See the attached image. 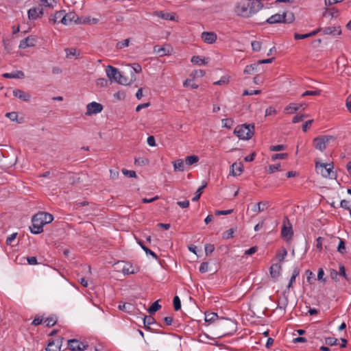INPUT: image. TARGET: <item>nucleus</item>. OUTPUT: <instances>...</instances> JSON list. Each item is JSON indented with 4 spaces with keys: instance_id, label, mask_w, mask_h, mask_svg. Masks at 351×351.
Segmentation results:
<instances>
[{
    "instance_id": "38",
    "label": "nucleus",
    "mask_w": 351,
    "mask_h": 351,
    "mask_svg": "<svg viewBox=\"0 0 351 351\" xmlns=\"http://www.w3.org/2000/svg\"><path fill=\"white\" fill-rule=\"evenodd\" d=\"M206 185H207V184L205 183L204 184H203L202 186L199 187V189L197 190V191L195 193V196L192 199V200L193 202H196L200 198V196L202 193V191L206 186Z\"/></svg>"
},
{
    "instance_id": "50",
    "label": "nucleus",
    "mask_w": 351,
    "mask_h": 351,
    "mask_svg": "<svg viewBox=\"0 0 351 351\" xmlns=\"http://www.w3.org/2000/svg\"><path fill=\"white\" fill-rule=\"evenodd\" d=\"M286 146L284 145H271L269 147V149L272 152H279L285 149Z\"/></svg>"
},
{
    "instance_id": "44",
    "label": "nucleus",
    "mask_w": 351,
    "mask_h": 351,
    "mask_svg": "<svg viewBox=\"0 0 351 351\" xmlns=\"http://www.w3.org/2000/svg\"><path fill=\"white\" fill-rule=\"evenodd\" d=\"M173 308L175 311H178L181 308V301L178 296H175L173 298Z\"/></svg>"
},
{
    "instance_id": "55",
    "label": "nucleus",
    "mask_w": 351,
    "mask_h": 351,
    "mask_svg": "<svg viewBox=\"0 0 351 351\" xmlns=\"http://www.w3.org/2000/svg\"><path fill=\"white\" fill-rule=\"evenodd\" d=\"M129 43H130V39L129 38L125 39L123 41L119 42L117 44V47L118 49H122L123 47H128L129 45Z\"/></svg>"
},
{
    "instance_id": "63",
    "label": "nucleus",
    "mask_w": 351,
    "mask_h": 351,
    "mask_svg": "<svg viewBox=\"0 0 351 351\" xmlns=\"http://www.w3.org/2000/svg\"><path fill=\"white\" fill-rule=\"evenodd\" d=\"M287 304H288V299L287 297H285L283 302H278L277 308L285 311Z\"/></svg>"
},
{
    "instance_id": "48",
    "label": "nucleus",
    "mask_w": 351,
    "mask_h": 351,
    "mask_svg": "<svg viewBox=\"0 0 351 351\" xmlns=\"http://www.w3.org/2000/svg\"><path fill=\"white\" fill-rule=\"evenodd\" d=\"M337 339L335 338V337H326L325 339V343L326 344H327L328 346H335V345H337Z\"/></svg>"
},
{
    "instance_id": "27",
    "label": "nucleus",
    "mask_w": 351,
    "mask_h": 351,
    "mask_svg": "<svg viewBox=\"0 0 351 351\" xmlns=\"http://www.w3.org/2000/svg\"><path fill=\"white\" fill-rule=\"evenodd\" d=\"M175 171H184V163L182 159H178L172 162Z\"/></svg>"
},
{
    "instance_id": "24",
    "label": "nucleus",
    "mask_w": 351,
    "mask_h": 351,
    "mask_svg": "<svg viewBox=\"0 0 351 351\" xmlns=\"http://www.w3.org/2000/svg\"><path fill=\"white\" fill-rule=\"evenodd\" d=\"M281 235L282 237L286 238L287 239H290L293 235L292 228L290 226L289 227H287L285 223H283L282 230H281Z\"/></svg>"
},
{
    "instance_id": "7",
    "label": "nucleus",
    "mask_w": 351,
    "mask_h": 351,
    "mask_svg": "<svg viewBox=\"0 0 351 351\" xmlns=\"http://www.w3.org/2000/svg\"><path fill=\"white\" fill-rule=\"evenodd\" d=\"M68 346L72 351H82L88 348V344L73 339L68 341Z\"/></svg>"
},
{
    "instance_id": "47",
    "label": "nucleus",
    "mask_w": 351,
    "mask_h": 351,
    "mask_svg": "<svg viewBox=\"0 0 351 351\" xmlns=\"http://www.w3.org/2000/svg\"><path fill=\"white\" fill-rule=\"evenodd\" d=\"M122 272L124 274H133L135 273L131 265H125L122 269Z\"/></svg>"
},
{
    "instance_id": "16",
    "label": "nucleus",
    "mask_w": 351,
    "mask_h": 351,
    "mask_svg": "<svg viewBox=\"0 0 351 351\" xmlns=\"http://www.w3.org/2000/svg\"><path fill=\"white\" fill-rule=\"evenodd\" d=\"M62 341L60 339L51 340L49 341L47 347L46 348L47 351H60L61 347Z\"/></svg>"
},
{
    "instance_id": "11",
    "label": "nucleus",
    "mask_w": 351,
    "mask_h": 351,
    "mask_svg": "<svg viewBox=\"0 0 351 351\" xmlns=\"http://www.w3.org/2000/svg\"><path fill=\"white\" fill-rule=\"evenodd\" d=\"M79 16L73 12H70L69 13H66L64 16L62 17V24L65 25H68L72 23V22H74L76 24V21Z\"/></svg>"
},
{
    "instance_id": "60",
    "label": "nucleus",
    "mask_w": 351,
    "mask_h": 351,
    "mask_svg": "<svg viewBox=\"0 0 351 351\" xmlns=\"http://www.w3.org/2000/svg\"><path fill=\"white\" fill-rule=\"evenodd\" d=\"M215 250V246L213 244H206L205 245V253L206 255L211 254Z\"/></svg>"
},
{
    "instance_id": "26",
    "label": "nucleus",
    "mask_w": 351,
    "mask_h": 351,
    "mask_svg": "<svg viewBox=\"0 0 351 351\" xmlns=\"http://www.w3.org/2000/svg\"><path fill=\"white\" fill-rule=\"evenodd\" d=\"M281 270V266L279 264H274L270 267V275L272 278L279 276Z\"/></svg>"
},
{
    "instance_id": "57",
    "label": "nucleus",
    "mask_w": 351,
    "mask_h": 351,
    "mask_svg": "<svg viewBox=\"0 0 351 351\" xmlns=\"http://www.w3.org/2000/svg\"><path fill=\"white\" fill-rule=\"evenodd\" d=\"M295 20V16L293 13H287V17H285V21L282 23H291Z\"/></svg>"
},
{
    "instance_id": "30",
    "label": "nucleus",
    "mask_w": 351,
    "mask_h": 351,
    "mask_svg": "<svg viewBox=\"0 0 351 351\" xmlns=\"http://www.w3.org/2000/svg\"><path fill=\"white\" fill-rule=\"evenodd\" d=\"M137 243L142 247V249L145 251V252L147 254L151 255L155 259L158 258V256L156 255V254L155 252H154L153 251H152L149 248L146 247L141 240H137Z\"/></svg>"
},
{
    "instance_id": "36",
    "label": "nucleus",
    "mask_w": 351,
    "mask_h": 351,
    "mask_svg": "<svg viewBox=\"0 0 351 351\" xmlns=\"http://www.w3.org/2000/svg\"><path fill=\"white\" fill-rule=\"evenodd\" d=\"M161 308V306L158 304V301H155L152 303V304L148 308V313L150 314H153L158 311Z\"/></svg>"
},
{
    "instance_id": "3",
    "label": "nucleus",
    "mask_w": 351,
    "mask_h": 351,
    "mask_svg": "<svg viewBox=\"0 0 351 351\" xmlns=\"http://www.w3.org/2000/svg\"><path fill=\"white\" fill-rule=\"evenodd\" d=\"M254 124H243L237 126L234 131V133L237 136L243 140L250 139L254 134Z\"/></svg>"
},
{
    "instance_id": "1",
    "label": "nucleus",
    "mask_w": 351,
    "mask_h": 351,
    "mask_svg": "<svg viewBox=\"0 0 351 351\" xmlns=\"http://www.w3.org/2000/svg\"><path fill=\"white\" fill-rule=\"evenodd\" d=\"M237 329V322L229 318L221 317L215 323V330L219 338L232 335Z\"/></svg>"
},
{
    "instance_id": "5",
    "label": "nucleus",
    "mask_w": 351,
    "mask_h": 351,
    "mask_svg": "<svg viewBox=\"0 0 351 351\" xmlns=\"http://www.w3.org/2000/svg\"><path fill=\"white\" fill-rule=\"evenodd\" d=\"M333 139L334 137L330 135H322L317 136L313 139V146L315 149L323 152L326 149L327 143Z\"/></svg>"
},
{
    "instance_id": "58",
    "label": "nucleus",
    "mask_w": 351,
    "mask_h": 351,
    "mask_svg": "<svg viewBox=\"0 0 351 351\" xmlns=\"http://www.w3.org/2000/svg\"><path fill=\"white\" fill-rule=\"evenodd\" d=\"M306 117H307L306 114L295 115L293 118L292 122L294 123H296L302 121L304 119V118H306Z\"/></svg>"
},
{
    "instance_id": "15",
    "label": "nucleus",
    "mask_w": 351,
    "mask_h": 351,
    "mask_svg": "<svg viewBox=\"0 0 351 351\" xmlns=\"http://www.w3.org/2000/svg\"><path fill=\"white\" fill-rule=\"evenodd\" d=\"M153 15L165 20L176 21V14L173 13L171 14L164 12L163 11H155L153 12Z\"/></svg>"
},
{
    "instance_id": "59",
    "label": "nucleus",
    "mask_w": 351,
    "mask_h": 351,
    "mask_svg": "<svg viewBox=\"0 0 351 351\" xmlns=\"http://www.w3.org/2000/svg\"><path fill=\"white\" fill-rule=\"evenodd\" d=\"M208 269V263L207 262H203L201 263L200 267L199 268V271L200 273H206Z\"/></svg>"
},
{
    "instance_id": "61",
    "label": "nucleus",
    "mask_w": 351,
    "mask_h": 351,
    "mask_svg": "<svg viewBox=\"0 0 351 351\" xmlns=\"http://www.w3.org/2000/svg\"><path fill=\"white\" fill-rule=\"evenodd\" d=\"M338 272L340 276H343L346 280L348 279V276L346 273L345 267L343 265H339V271Z\"/></svg>"
},
{
    "instance_id": "28",
    "label": "nucleus",
    "mask_w": 351,
    "mask_h": 351,
    "mask_svg": "<svg viewBox=\"0 0 351 351\" xmlns=\"http://www.w3.org/2000/svg\"><path fill=\"white\" fill-rule=\"evenodd\" d=\"M269 206V202H260L256 204L254 208H253V211L256 213H261L265 209L267 208Z\"/></svg>"
},
{
    "instance_id": "56",
    "label": "nucleus",
    "mask_w": 351,
    "mask_h": 351,
    "mask_svg": "<svg viewBox=\"0 0 351 351\" xmlns=\"http://www.w3.org/2000/svg\"><path fill=\"white\" fill-rule=\"evenodd\" d=\"M122 172H123V175L128 176L130 178H136V173L134 171H130V170L123 169L122 170Z\"/></svg>"
},
{
    "instance_id": "31",
    "label": "nucleus",
    "mask_w": 351,
    "mask_h": 351,
    "mask_svg": "<svg viewBox=\"0 0 351 351\" xmlns=\"http://www.w3.org/2000/svg\"><path fill=\"white\" fill-rule=\"evenodd\" d=\"M65 51L66 53V58H71L72 56H75L77 58H80V51L75 48H66Z\"/></svg>"
},
{
    "instance_id": "39",
    "label": "nucleus",
    "mask_w": 351,
    "mask_h": 351,
    "mask_svg": "<svg viewBox=\"0 0 351 351\" xmlns=\"http://www.w3.org/2000/svg\"><path fill=\"white\" fill-rule=\"evenodd\" d=\"M5 117L9 118L12 121H16L18 123H21V121L18 120V114L16 112H8V113H6Z\"/></svg>"
},
{
    "instance_id": "35",
    "label": "nucleus",
    "mask_w": 351,
    "mask_h": 351,
    "mask_svg": "<svg viewBox=\"0 0 351 351\" xmlns=\"http://www.w3.org/2000/svg\"><path fill=\"white\" fill-rule=\"evenodd\" d=\"M191 62L198 65L206 64L208 63V61L205 58H202L201 57L196 56L192 57Z\"/></svg>"
},
{
    "instance_id": "42",
    "label": "nucleus",
    "mask_w": 351,
    "mask_h": 351,
    "mask_svg": "<svg viewBox=\"0 0 351 351\" xmlns=\"http://www.w3.org/2000/svg\"><path fill=\"white\" fill-rule=\"evenodd\" d=\"M234 232V230L233 228H230L223 233L222 237L223 239H229L232 238Z\"/></svg>"
},
{
    "instance_id": "20",
    "label": "nucleus",
    "mask_w": 351,
    "mask_h": 351,
    "mask_svg": "<svg viewBox=\"0 0 351 351\" xmlns=\"http://www.w3.org/2000/svg\"><path fill=\"white\" fill-rule=\"evenodd\" d=\"M243 171V166L241 163H233L231 165V169L230 171V174L233 176H239Z\"/></svg>"
},
{
    "instance_id": "6",
    "label": "nucleus",
    "mask_w": 351,
    "mask_h": 351,
    "mask_svg": "<svg viewBox=\"0 0 351 351\" xmlns=\"http://www.w3.org/2000/svg\"><path fill=\"white\" fill-rule=\"evenodd\" d=\"M250 0H241L237 3L235 12L239 16L249 17L250 16Z\"/></svg>"
},
{
    "instance_id": "18",
    "label": "nucleus",
    "mask_w": 351,
    "mask_h": 351,
    "mask_svg": "<svg viewBox=\"0 0 351 351\" xmlns=\"http://www.w3.org/2000/svg\"><path fill=\"white\" fill-rule=\"evenodd\" d=\"M106 72L108 77L110 80H116V75H120V72L119 70L110 65H108L106 68Z\"/></svg>"
},
{
    "instance_id": "43",
    "label": "nucleus",
    "mask_w": 351,
    "mask_h": 351,
    "mask_svg": "<svg viewBox=\"0 0 351 351\" xmlns=\"http://www.w3.org/2000/svg\"><path fill=\"white\" fill-rule=\"evenodd\" d=\"M155 323V319L151 315H145L143 318L144 326L151 325Z\"/></svg>"
},
{
    "instance_id": "62",
    "label": "nucleus",
    "mask_w": 351,
    "mask_h": 351,
    "mask_svg": "<svg viewBox=\"0 0 351 351\" xmlns=\"http://www.w3.org/2000/svg\"><path fill=\"white\" fill-rule=\"evenodd\" d=\"M45 322L46 323L47 326L51 327L56 324V320L53 317H50L47 318Z\"/></svg>"
},
{
    "instance_id": "14",
    "label": "nucleus",
    "mask_w": 351,
    "mask_h": 351,
    "mask_svg": "<svg viewBox=\"0 0 351 351\" xmlns=\"http://www.w3.org/2000/svg\"><path fill=\"white\" fill-rule=\"evenodd\" d=\"M285 17H287L286 12H284L282 14H276L267 19L266 22L269 24L282 23L285 21Z\"/></svg>"
},
{
    "instance_id": "52",
    "label": "nucleus",
    "mask_w": 351,
    "mask_h": 351,
    "mask_svg": "<svg viewBox=\"0 0 351 351\" xmlns=\"http://www.w3.org/2000/svg\"><path fill=\"white\" fill-rule=\"evenodd\" d=\"M16 236H17V233L15 232V233L10 234L9 237H8L6 239V241H5L6 244L8 245H12V242L16 239Z\"/></svg>"
},
{
    "instance_id": "23",
    "label": "nucleus",
    "mask_w": 351,
    "mask_h": 351,
    "mask_svg": "<svg viewBox=\"0 0 351 351\" xmlns=\"http://www.w3.org/2000/svg\"><path fill=\"white\" fill-rule=\"evenodd\" d=\"M304 106V109L306 107L305 104H290L288 106L285 108V110L288 113H294L298 111L301 107Z\"/></svg>"
},
{
    "instance_id": "4",
    "label": "nucleus",
    "mask_w": 351,
    "mask_h": 351,
    "mask_svg": "<svg viewBox=\"0 0 351 351\" xmlns=\"http://www.w3.org/2000/svg\"><path fill=\"white\" fill-rule=\"evenodd\" d=\"M315 168L317 172L320 173L322 176L328 178H335L336 175L332 171L333 165L332 164L327 163H319L317 162L315 163Z\"/></svg>"
},
{
    "instance_id": "41",
    "label": "nucleus",
    "mask_w": 351,
    "mask_h": 351,
    "mask_svg": "<svg viewBox=\"0 0 351 351\" xmlns=\"http://www.w3.org/2000/svg\"><path fill=\"white\" fill-rule=\"evenodd\" d=\"M321 94L320 90H306L305 91L302 95V97L305 96H318Z\"/></svg>"
},
{
    "instance_id": "34",
    "label": "nucleus",
    "mask_w": 351,
    "mask_h": 351,
    "mask_svg": "<svg viewBox=\"0 0 351 351\" xmlns=\"http://www.w3.org/2000/svg\"><path fill=\"white\" fill-rule=\"evenodd\" d=\"M199 161V158L197 156H189L185 159V163L186 165H192Z\"/></svg>"
},
{
    "instance_id": "53",
    "label": "nucleus",
    "mask_w": 351,
    "mask_h": 351,
    "mask_svg": "<svg viewBox=\"0 0 351 351\" xmlns=\"http://www.w3.org/2000/svg\"><path fill=\"white\" fill-rule=\"evenodd\" d=\"M337 250L341 254H343L345 252L346 244H345V242L343 240L340 239L338 247H337Z\"/></svg>"
},
{
    "instance_id": "49",
    "label": "nucleus",
    "mask_w": 351,
    "mask_h": 351,
    "mask_svg": "<svg viewBox=\"0 0 351 351\" xmlns=\"http://www.w3.org/2000/svg\"><path fill=\"white\" fill-rule=\"evenodd\" d=\"M253 51H259L261 49V43L259 41L254 40L251 43Z\"/></svg>"
},
{
    "instance_id": "54",
    "label": "nucleus",
    "mask_w": 351,
    "mask_h": 351,
    "mask_svg": "<svg viewBox=\"0 0 351 351\" xmlns=\"http://www.w3.org/2000/svg\"><path fill=\"white\" fill-rule=\"evenodd\" d=\"M135 164L137 165H145L148 164V160L145 158H138L135 159Z\"/></svg>"
},
{
    "instance_id": "8",
    "label": "nucleus",
    "mask_w": 351,
    "mask_h": 351,
    "mask_svg": "<svg viewBox=\"0 0 351 351\" xmlns=\"http://www.w3.org/2000/svg\"><path fill=\"white\" fill-rule=\"evenodd\" d=\"M103 110V106L101 104L93 101L88 104L86 106V115H91L93 114H97L101 112Z\"/></svg>"
},
{
    "instance_id": "33",
    "label": "nucleus",
    "mask_w": 351,
    "mask_h": 351,
    "mask_svg": "<svg viewBox=\"0 0 351 351\" xmlns=\"http://www.w3.org/2000/svg\"><path fill=\"white\" fill-rule=\"evenodd\" d=\"M258 62L252 64L250 65H247L244 69V73L245 74H252L254 71H258Z\"/></svg>"
},
{
    "instance_id": "9",
    "label": "nucleus",
    "mask_w": 351,
    "mask_h": 351,
    "mask_svg": "<svg viewBox=\"0 0 351 351\" xmlns=\"http://www.w3.org/2000/svg\"><path fill=\"white\" fill-rule=\"evenodd\" d=\"M36 38L34 36H28L20 42L19 48L26 49L27 47L35 46Z\"/></svg>"
},
{
    "instance_id": "45",
    "label": "nucleus",
    "mask_w": 351,
    "mask_h": 351,
    "mask_svg": "<svg viewBox=\"0 0 351 351\" xmlns=\"http://www.w3.org/2000/svg\"><path fill=\"white\" fill-rule=\"evenodd\" d=\"M280 165L278 163L276 165H269L266 171L268 173H273L276 171H278L280 169Z\"/></svg>"
},
{
    "instance_id": "64",
    "label": "nucleus",
    "mask_w": 351,
    "mask_h": 351,
    "mask_svg": "<svg viewBox=\"0 0 351 351\" xmlns=\"http://www.w3.org/2000/svg\"><path fill=\"white\" fill-rule=\"evenodd\" d=\"M323 241H324V238L322 237H319L316 239V248L319 251H321L322 250V243H323Z\"/></svg>"
},
{
    "instance_id": "25",
    "label": "nucleus",
    "mask_w": 351,
    "mask_h": 351,
    "mask_svg": "<svg viewBox=\"0 0 351 351\" xmlns=\"http://www.w3.org/2000/svg\"><path fill=\"white\" fill-rule=\"evenodd\" d=\"M3 76L5 78H17L22 79L25 77V74L21 71H17L14 73H5L3 74Z\"/></svg>"
},
{
    "instance_id": "29",
    "label": "nucleus",
    "mask_w": 351,
    "mask_h": 351,
    "mask_svg": "<svg viewBox=\"0 0 351 351\" xmlns=\"http://www.w3.org/2000/svg\"><path fill=\"white\" fill-rule=\"evenodd\" d=\"M220 319L219 316L215 313H205V321L206 322H214L215 324Z\"/></svg>"
},
{
    "instance_id": "2",
    "label": "nucleus",
    "mask_w": 351,
    "mask_h": 351,
    "mask_svg": "<svg viewBox=\"0 0 351 351\" xmlns=\"http://www.w3.org/2000/svg\"><path fill=\"white\" fill-rule=\"evenodd\" d=\"M53 220V215L48 213H36L32 219V226L29 227L31 232L35 234L41 233L43 231V226L51 223Z\"/></svg>"
},
{
    "instance_id": "51",
    "label": "nucleus",
    "mask_w": 351,
    "mask_h": 351,
    "mask_svg": "<svg viewBox=\"0 0 351 351\" xmlns=\"http://www.w3.org/2000/svg\"><path fill=\"white\" fill-rule=\"evenodd\" d=\"M76 24H90V17H79L76 21Z\"/></svg>"
},
{
    "instance_id": "22",
    "label": "nucleus",
    "mask_w": 351,
    "mask_h": 351,
    "mask_svg": "<svg viewBox=\"0 0 351 351\" xmlns=\"http://www.w3.org/2000/svg\"><path fill=\"white\" fill-rule=\"evenodd\" d=\"M323 32L324 34L333 36L340 35L341 34L340 27H327L324 29Z\"/></svg>"
},
{
    "instance_id": "13",
    "label": "nucleus",
    "mask_w": 351,
    "mask_h": 351,
    "mask_svg": "<svg viewBox=\"0 0 351 351\" xmlns=\"http://www.w3.org/2000/svg\"><path fill=\"white\" fill-rule=\"evenodd\" d=\"M202 39L208 44H213L217 40V34L214 32H204L202 34Z\"/></svg>"
},
{
    "instance_id": "10",
    "label": "nucleus",
    "mask_w": 351,
    "mask_h": 351,
    "mask_svg": "<svg viewBox=\"0 0 351 351\" xmlns=\"http://www.w3.org/2000/svg\"><path fill=\"white\" fill-rule=\"evenodd\" d=\"M130 73V77H128L120 72V75H119L117 82L121 85H130L132 82L136 80V76L134 75V73L132 71Z\"/></svg>"
},
{
    "instance_id": "17",
    "label": "nucleus",
    "mask_w": 351,
    "mask_h": 351,
    "mask_svg": "<svg viewBox=\"0 0 351 351\" xmlns=\"http://www.w3.org/2000/svg\"><path fill=\"white\" fill-rule=\"evenodd\" d=\"M65 14V10H60L56 12L53 15H51L49 18V22H53V23H62V17Z\"/></svg>"
},
{
    "instance_id": "19",
    "label": "nucleus",
    "mask_w": 351,
    "mask_h": 351,
    "mask_svg": "<svg viewBox=\"0 0 351 351\" xmlns=\"http://www.w3.org/2000/svg\"><path fill=\"white\" fill-rule=\"evenodd\" d=\"M263 7V5L262 4L261 0H256V1L250 0V16L252 14H255L258 11H259Z\"/></svg>"
},
{
    "instance_id": "21",
    "label": "nucleus",
    "mask_w": 351,
    "mask_h": 351,
    "mask_svg": "<svg viewBox=\"0 0 351 351\" xmlns=\"http://www.w3.org/2000/svg\"><path fill=\"white\" fill-rule=\"evenodd\" d=\"M13 95L23 101H27L29 100L31 96L29 94L25 93L20 89H15L13 90Z\"/></svg>"
},
{
    "instance_id": "12",
    "label": "nucleus",
    "mask_w": 351,
    "mask_h": 351,
    "mask_svg": "<svg viewBox=\"0 0 351 351\" xmlns=\"http://www.w3.org/2000/svg\"><path fill=\"white\" fill-rule=\"evenodd\" d=\"M43 14V9L41 8H33L28 10V18L36 20Z\"/></svg>"
},
{
    "instance_id": "37",
    "label": "nucleus",
    "mask_w": 351,
    "mask_h": 351,
    "mask_svg": "<svg viewBox=\"0 0 351 351\" xmlns=\"http://www.w3.org/2000/svg\"><path fill=\"white\" fill-rule=\"evenodd\" d=\"M154 51L159 55L160 56H165L168 53L169 51L166 50V49L163 47H160L158 45H156L154 47Z\"/></svg>"
},
{
    "instance_id": "46",
    "label": "nucleus",
    "mask_w": 351,
    "mask_h": 351,
    "mask_svg": "<svg viewBox=\"0 0 351 351\" xmlns=\"http://www.w3.org/2000/svg\"><path fill=\"white\" fill-rule=\"evenodd\" d=\"M184 86L185 87H188V86H190L192 88H198V85L195 84L193 82V80H191V79H187L184 81V84H183Z\"/></svg>"
},
{
    "instance_id": "40",
    "label": "nucleus",
    "mask_w": 351,
    "mask_h": 351,
    "mask_svg": "<svg viewBox=\"0 0 351 351\" xmlns=\"http://www.w3.org/2000/svg\"><path fill=\"white\" fill-rule=\"evenodd\" d=\"M288 157V154L282 153V154H275L271 156V160L274 161L276 160H283L286 159Z\"/></svg>"
},
{
    "instance_id": "32",
    "label": "nucleus",
    "mask_w": 351,
    "mask_h": 351,
    "mask_svg": "<svg viewBox=\"0 0 351 351\" xmlns=\"http://www.w3.org/2000/svg\"><path fill=\"white\" fill-rule=\"evenodd\" d=\"M119 309L127 313H132L134 307L131 303H123V304H119L118 306Z\"/></svg>"
}]
</instances>
